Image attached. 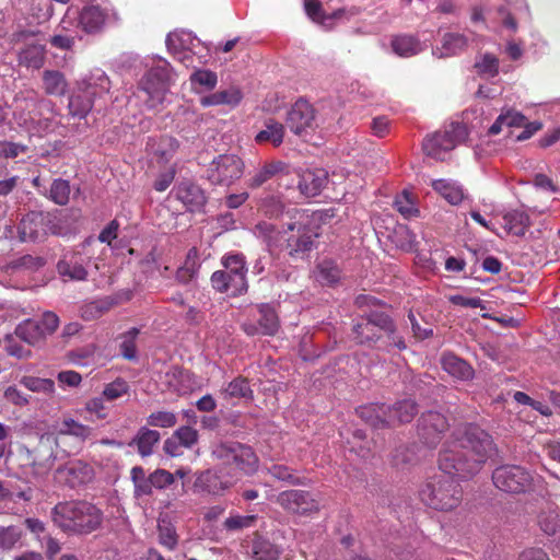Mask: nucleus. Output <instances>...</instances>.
<instances>
[{"label": "nucleus", "instance_id": "nucleus-31", "mask_svg": "<svg viewBox=\"0 0 560 560\" xmlns=\"http://www.w3.org/2000/svg\"><path fill=\"white\" fill-rule=\"evenodd\" d=\"M390 46L396 55L404 58L415 56L422 50L420 40L407 34L393 36Z\"/></svg>", "mask_w": 560, "mask_h": 560}, {"label": "nucleus", "instance_id": "nucleus-43", "mask_svg": "<svg viewBox=\"0 0 560 560\" xmlns=\"http://www.w3.org/2000/svg\"><path fill=\"white\" fill-rule=\"evenodd\" d=\"M44 221L40 213L25 215L19 225V233L22 241H36L39 237L38 225Z\"/></svg>", "mask_w": 560, "mask_h": 560}, {"label": "nucleus", "instance_id": "nucleus-26", "mask_svg": "<svg viewBox=\"0 0 560 560\" xmlns=\"http://www.w3.org/2000/svg\"><path fill=\"white\" fill-rule=\"evenodd\" d=\"M357 415L369 425L381 429L389 427L387 407L384 404H369L357 408Z\"/></svg>", "mask_w": 560, "mask_h": 560}, {"label": "nucleus", "instance_id": "nucleus-19", "mask_svg": "<svg viewBox=\"0 0 560 560\" xmlns=\"http://www.w3.org/2000/svg\"><path fill=\"white\" fill-rule=\"evenodd\" d=\"M175 197L190 211H200L207 202L203 189L197 184L184 180L175 187Z\"/></svg>", "mask_w": 560, "mask_h": 560}, {"label": "nucleus", "instance_id": "nucleus-49", "mask_svg": "<svg viewBox=\"0 0 560 560\" xmlns=\"http://www.w3.org/2000/svg\"><path fill=\"white\" fill-rule=\"evenodd\" d=\"M70 191L69 182L62 178H57L51 183L49 197L55 203L66 206L69 202Z\"/></svg>", "mask_w": 560, "mask_h": 560}, {"label": "nucleus", "instance_id": "nucleus-40", "mask_svg": "<svg viewBox=\"0 0 560 560\" xmlns=\"http://www.w3.org/2000/svg\"><path fill=\"white\" fill-rule=\"evenodd\" d=\"M505 228L515 236H524L530 225L529 217L524 211L513 210L503 215Z\"/></svg>", "mask_w": 560, "mask_h": 560}, {"label": "nucleus", "instance_id": "nucleus-57", "mask_svg": "<svg viewBox=\"0 0 560 560\" xmlns=\"http://www.w3.org/2000/svg\"><path fill=\"white\" fill-rule=\"evenodd\" d=\"M149 481L153 492V489L163 490L170 487L174 483L175 478L168 470L159 468L149 475Z\"/></svg>", "mask_w": 560, "mask_h": 560}, {"label": "nucleus", "instance_id": "nucleus-23", "mask_svg": "<svg viewBox=\"0 0 560 560\" xmlns=\"http://www.w3.org/2000/svg\"><path fill=\"white\" fill-rule=\"evenodd\" d=\"M107 13L104 9L96 4L85 5L79 15V25L86 33H96L102 30Z\"/></svg>", "mask_w": 560, "mask_h": 560}, {"label": "nucleus", "instance_id": "nucleus-5", "mask_svg": "<svg viewBox=\"0 0 560 560\" xmlns=\"http://www.w3.org/2000/svg\"><path fill=\"white\" fill-rule=\"evenodd\" d=\"M212 456L234 480L238 475H254L259 465V458L253 447L236 441L217 444L212 448Z\"/></svg>", "mask_w": 560, "mask_h": 560}, {"label": "nucleus", "instance_id": "nucleus-11", "mask_svg": "<svg viewBox=\"0 0 560 560\" xmlns=\"http://www.w3.org/2000/svg\"><path fill=\"white\" fill-rule=\"evenodd\" d=\"M494 486L510 493H521L528 490L533 482V477L524 467L517 465H503L492 472Z\"/></svg>", "mask_w": 560, "mask_h": 560}, {"label": "nucleus", "instance_id": "nucleus-59", "mask_svg": "<svg viewBox=\"0 0 560 560\" xmlns=\"http://www.w3.org/2000/svg\"><path fill=\"white\" fill-rule=\"evenodd\" d=\"M538 524L545 534L553 535L560 528V518L555 512H542L538 516Z\"/></svg>", "mask_w": 560, "mask_h": 560}, {"label": "nucleus", "instance_id": "nucleus-10", "mask_svg": "<svg viewBox=\"0 0 560 560\" xmlns=\"http://www.w3.org/2000/svg\"><path fill=\"white\" fill-rule=\"evenodd\" d=\"M170 86V72L164 67L150 69L141 79L139 88L147 94L144 104L149 109H156L163 104Z\"/></svg>", "mask_w": 560, "mask_h": 560}, {"label": "nucleus", "instance_id": "nucleus-55", "mask_svg": "<svg viewBox=\"0 0 560 560\" xmlns=\"http://www.w3.org/2000/svg\"><path fill=\"white\" fill-rule=\"evenodd\" d=\"M176 442L186 448L192 447L198 442V431L189 425L178 428L172 435Z\"/></svg>", "mask_w": 560, "mask_h": 560}, {"label": "nucleus", "instance_id": "nucleus-17", "mask_svg": "<svg viewBox=\"0 0 560 560\" xmlns=\"http://www.w3.org/2000/svg\"><path fill=\"white\" fill-rule=\"evenodd\" d=\"M316 113L311 103L300 98L289 109L285 124L295 135H302L315 125Z\"/></svg>", "mask_w": 560, "mask_h": 560}, {"label": "nucleus", "instance_id": "nucleus-8", "mask_svg": "<svg viewBox=\"0 0 560 560\" xmlns=\"http://www.w3.org/2000/svg\"><path fill=\"white\" fill-rule=\"evenodd\" d=\"M243 160L233 153L215 156L207 167V179L215 186H230L244 174Z\"/></svg>", "mask_w": 560, "mask_h": 560}, {"label": "nucleus", "instance_id": "nucleus-36", "mask_svg": "<svg viewBox=\"0 0 560 560\" xmlns=\"http://www.w3.org/2000/svg\"><path fill=\"white\" fill-rule=\"evenodd\" d=\"M242 100V93L238 89L231 88L229 90L218 91L210 95L203 96L200 100V104L203 107L215 106V105H236Z\"/></svg>", "mask_w": 560, "mask_h": 560}, {"label": "nucleus", "instance_id": "nucleus-64", "mask_svg": "<svg viewBox=\"0 0 560 560\" xmlns=\"http://www.w3.org/2000/svg\"><path fill=\"white\" fill-rule=\"evenodd\" d=\"M39 320L47 336L52 335L59 327L60 323L58 315L51 311L45 312Z\"/></svg>", "mask_w": 560, "mask_h": 560}, {"label": "nucleus", "instance_id": "nucleus-63", "mask_svg": "<svg viewBox=\"0 0 560 560\" xmlns=\"http://www.w3.org/2000/svg\"><path fill=\"white\" fill-rule=\"evenodd\" d=\"M104 397H94L86 401L85 409L90 413H94L97 419L103 420L107 417L108 412L104 404Z\"/></svg>", "mask_w": 560, "mask_h": 560}, {"label": "nucleus", "instance_id": "nucleus-33", "mask_svg": "<svg viewBox=\"0 0 560 560\" xmlns=\"http://www.w3.org/2000/svg\"><path fill=\"white\" fill-rule=\"evenodd\" d=\"M258 312L260 317L258 319V325L260 327V332L264 336H273L278 332L280 324L278 315L275 308L267 303H261L258 305Z\"/></svg>", "mask_w": 560, "mask_h": 560}, {"label": "nucleus", "instance_id": "nucleus-28", "mask_svg": "<svg viewBox=\"0 0 560 560\" xmlns=\"http://www.w3.org/2000/svg\"><path fill=\"white\" fill-rule=\"evenodd\" d=\"M43 89L47 95L65 96L68 91V81L65 74L58 70H44L42 74Z\"/></svg>", "mask_w": 560, "mask_h": 560}, {"label": "nucleus", "instance_id": "nucleus-52", "mask_svg": "<svg viewBox=\"0 0 560 560\" xmlns=\"http://www.w3.org/2000/svg\"><path fill=\"white\" fill-rule=\"evenodd\" d=\"M130 386L127 381L121 377H117L115 381L105 385L102 396L108 400H116L124 395L128 394Z\"/></svg>", "mask_w": 560, "mask_h": 560}, {"label": "nucleus", "instance_id": "nucleus-4", "mask_svg": "<svg viewBox=\"0 0 560 560\" xmlns=\"http://www.w3.org/2000/svg\"><path fill=\"white\" fill-rule=\"evenodd\" d=\"M353 339L358 345L374 348L377 341L386 337V348L394 346L399 350L407 348L401 336L396 331L392 317L383 312H373L361 317L352 327Z\"/></svg>", "mask_w": 560, "mask_h": 560}, {"label": "nucleus", "instance_id": "nucleus-24", "mask_svg": "<svg viewBox=\"0 0 560 560\" xmlns=\"http://www.w3.org/2000/svg\"><path fill=\"white\" fill-rule=\"evenodd\" d=\"M255 233L258 237L262 238L270 250H283L287 236L285 228L280 230L275 224L262 221L256 224Z\"/></svg>", "mask_w": 560, "mask_h": 560}, {"label": "nucleus", "instance_id": "nucleus-14", "mask_svg": "<svg viewBox=\"0 0 560 560\" xmlns=\"http://www.w3.org/2000/svg\"><path fill=\"white\" fill-rule=\"evenodd\" d=\"M464 133L460 124H452L450 129L428 135L422 142L423 152L433 159L443 160V155L456 147L457 138Z\"/></svg>", "mask_w": 560, "mask_h": 560}, {"label": "nucleus", "instance_id": "nucleus-39", "mask_svg": "<svg viewBox=\"0 0 560 560\" xmlns=\"http://www.w3.org/2000/svg\"><path fill=\"white\" fill-rule=\"evenodd\" d=\"M284 137V127L281 122L273 119L266 121L265 129L259 131L255 140L257 143L270 142L275 147H279Z\"/></svg>", "mask_w": 560, "mask_h": 560}, {"label": "nucleus", "instance_id": "nucleus-9", "mask_svg": "<svg viewBox=\"0 0 560 560\" xmlns=\"http://www.w3.org/2000/svg\"><path fill=\"white\" fill-rule=\"evenodd\" d=\"M93 243L94 238L90 236L77 248L65 252L57 262L59 276L73 281L86 280L89 276L86 266L90 264L91 257L84 254V249Z\"/></svg>", "mask_w": 560, "mask_h": 560}, {"label": "nucleus", "instance_id": "nucleus-15", "mask_svg": "<svg viewBox=\"0 0 560 560\" xmlns=\"http://www.w3.org/2000/svg\"><path fill=\"white\" fill-rule=\"evenodd\" d=\"M276 502L287 512L312 515L319 511L318 502L305 490H285L277 495Z\"/></svg>", "mask_w": 560, "mask_h": 560}, {"label": "nucleus", "instance_id": "nucleus-44", "mask_svg": "<svg viewBox=\"0 0 560 560\" xmlns=\"http://www.w3.org/2000/svg\"><path fill=\"white\" fill-rule=\"evenodd\" d=\"M139 334L140 329L132 327L118 337L121 340L119 343V350L124 359L128 361H136L138 359L136 340Z\"/></svg>", "mask_w": 560, "mask_h": 560}, {"label": "nucleus", "instance_id": "nucleus-62", "mask_svg": "<svg viewBox=\"0 0 560 560\" xmlns=\"http://www.w3.org/2000/svg\"><path fill=\"white\" fill-rule=\"evenodd\" d=\"M26 145L10 141H0V158L14 159L21 153H25Z\"/></svg>", "mask_w": 560, "mask_h": 560}, {"label": "nucleus", "instance_id": "nucleus-25", "mask_svg": "<svg viewBox=\"0 0 560 560\" xmlns=\"http://www.w3.org/2000/svg\"><path fill=\"white\" fill-rule=\"evenodd\" d=\"M418 413V407L412 399H402L387 407L389 427L410 422Z\"/></svg>", "mask_w": 560, "mask_h": 560}, {"label": "nucleus", "instance_id": "nucleus-30", "mask_svg": "<svg viewBox=\"0 0 560 560\" xmlns=\"http://www.w3.org/2000/svg\"><path fill=\"white\" fill-rule=\"evenodd\" d=\"M284 170L285 164L281 161L266 163L247 180V186L252 189L259 188L275 176L281 175L282 177Z\"/></svg>", "mask_w": 560, "mask_h": 560}, {"label": "nucleus", "instance_id": "nucleus-18", "mask_svg": "<svg viewBox=\"0 0 560 560\" xmlns=\"http://www.w3.org/2000/svg\"><path fill=\"white\" fill-rule=\"evenodd\" d=\"M234 482L235 480L228 476L222 468L220 470L207 469L197 476L194 487L201 492L222 495Z\"/></svg>", "mask_w": 560, "mask_h": 560}, {"label": "nucleus", "instance_id": "nucleus-46", "mask_svg": "<svg viewBox=\"0 0 560 560\" xmlns=\"http://www.w3.org/2000/svg\"><path fill=\"white\" fill-rule=\"evenodd\" d=\"M130 479L133 483V493L136 498L151 495V485L149 476H145V471L141 466H135L130 470Z\"/></svg>", "mask_w": 560, "mask_h": 560}, {"label": "nucleus", "instance_id": "nucleus-50", "mask_svg": "<svg viewBox=\"0 0 560 560\" xmlns=\"http://www.w3.org/2000/svg\"><path fill=\"white\" fill-rule=\"evenodd\" d=\"M475 69L479 75L493 78L499 73V59L492 54H485L475 62Z\"/></svg>", "mask_w": 560, "mask_h": 560}, {"label": "nucleus", "instance_id": "nucleus-48", "mask_svg": "<svg viewBox=\"0 0 560 560\" xmlns=\"http://www.w3.org/2000/svg\"><path fill=\"white\" fill-rule=\"evenodd\" d=\"M268 472L275 478L280 481H284L292 486H303L306 485L305 478H301L296 476L288 466L275 464L269 469Z\"/></svg>", "mask_w": 560, "mask_h": 560}, {"label": "nucleus", "instance_id": "nucleus-37", "mask_svg": "<svg viewBox=\"0 0 560 560\" xmlns=\"http://www.w3.org/2000/svg\"><path fill=\"white\" fill-rule=\"evenodd\" d=\"M432 188L451 205H459L464 199L463 188L453 182L435 179L432 182Z\"/></svg>", "mask_w": 560, "mask_h": 560}, {"label": "nucleus", "instance_id": "nucleus-2", "mask_svg": "<svg viewBox=\"0 0 560 560\" xmlns=\"http://www.w3.org/2000/svg\"><path fill=\"white\" fill-rule=\"evenodd\" d=\"M56 527L67 535H90L98 530L104 521L103 511L86 500L57 503L50 512Z\"/></svg>", "mask_w": 560, "mask_h": 560}, {"label": "nucleus", "instance_id": "nucleus-41", "mask_svg": "<svg viewBox=\"0 0 560 560\" xmlns=\"http://www.w3.org/2000/svg\"><path fill=\"white\" fill-rule=\"evenodd\" d=\"M45 48L39 44H32L19 52V62L27 68L39 69L44 65Z\"/></svg>", "mask_w": 560, "mask_h": 560}, {"label": "nucleus", "instance_id": "nucleus-42", "mask_svg": "<svg viewBox=\"0 0 560 560\" xmlns=\"http://www.w3.org/2000/svg\"><path fill=\"white\" fill-rule=\"evenodd\" d=\"M225 399L229 398H244L253 400L254 393L250 388L249 382L246 377L238 376L231 381L228 386L222 390Z\"/></svg>", "mask_w": 560, "mask_h": 560}, {"label": "nucleus", "instance_id": "nucleus-56", "mask_svg": "<svg viewBox=\"0 0 560 560\" xmlns=\"http://www.w3.org/2000/svg\"><path fill=\"white\" fill-rule=\"evenodd\" d=\"M147 422L151 427L172 428L176 424L177 417L174 412L159 410V411L152 412L148 417Z\"/></svg>", "mask_w": 560, "mask_h": 560}, {"label": "nucleus", "instance_id": "nucleus-61", "mask_svg": "<svg viewBox=\"0 0 560 560\" xmlns=\"http://www.w3.org/2000/svg\"><path fill=\"white\" fill-rule=\"evenodd\" d=\"M395 207L405 218L416 217L419 213V210L415 207L407 192L396 198Z\"/></svg>", "mask_w": 560, "mask_h": 560}, {"label": "nucleus", "instance_id": "nucleus-22", "mask_svg": "<svg viewBox=\"0 0 560 560\" xmlns=\"http://www.w3.org/2000/svg\"><path fill=\"white\" fill-rule=\"evenodd\" d=\"M300 192L310 198L319 195L327 183V175L323 170L306 171L303 174L294 173Z\"/></svg>", "mask_w": 560, "mask_h": 560}, {"label": "nucleus", "instance_id": "nucleus-60", "mask_svg": "<svg viewBox=\"0 0 560 560\" xmlns=\"http://www.w3.org/2000/svg\"><path fill=\"white\" fill-rule=\"evenodd\" d=\"M190 82L211 90L217 85L218 77L217 73L211 70H196L190 75Z\"/></svg>", "mask_w": 560, "mask_h": 560}, {"label": "nucleus", "instance_id": "nucleus-20", "mask_svg": "<svg viewBox=\"0 0 560 560\" xmlns=\"http://www.w3.org/2000/svg\"><path fill=\"white\" fill-rule=\"evenodd\" d=\"M440 362L442 369L458 381L468 382L475 377L474 368L453 352L442 353Z\"/></svg>", "mask_w": 560, "mask_h": 560}, {"label": "nucleus", "instance_id": "nucleus-35", "mask_svg": "<svg viewBox=\"0 0 560 560\" xmlns=\"http://www.w3.org/2000/svg\"><path fill=\"white\" fill-rule=\"evenodd\" d=\"M340 273L341 271L335 261L325 259L316 266L314 278L322 285H334L340 280Z\"/></svg>", "mask_w": 560, "mask_h": 560}, {"label": "nucleus", "instance_id": "nucleus-16", "mask_svg": "<svg viewBox=\"0 0 560 560\" xmlns=\"http://www.w3.org/2000/svg\"><path fill=\"white\" fill-rule=\"evenodd\" d=\"M448 427V421L442 413L428 411L422 413L418 420V435L425 445L435 447Z\"/></svg>", "mask_w": 560, "mask_h": 560}, {"label": "nucleus", "instance_id": "nucleus-45", "mask_svg": "<svg viewBox=\"0 0 560 560\" xmlns=\"http://www.w3.org/2000/svg\"><path fill=\"white\" fill-rule=\"evenodd\" d=\"M280 551L276 545L267 539L257 537L253 542L254 560H278Z\"/></svg>", "mask_w": 560, "mask_h": 560}, {"label": "nucleus", "instance_id": "nucleus-47", "mask_svg": "<svg viewBox=\"0 0 560 560\" xmlns=\"http://www.w3.org/2000/svg\"><path fill=\"white\" fill-rule=\"evenodd\" d=\"M393 242L396 247L405 252H413L417 246L416 235L406 225H398L394 230Z\"/></svg>", "mask_w": 560, "mask_h": 560}, {"label": "nucleus", "instance_id": "nucleus-21", "mask_svg": "<svg viewBox=\"0 0 560 560\" xmlns=\"http://www.w3.org/2000/svg\"><path fill=\"white\" fill-rule=\"evenodd\" d=\"M92 433L93 429L91 427L78 422L72 418H67L62 421L61 427L57 433L52 434V438L62 450L69 436L75 438L77 441L82 444L84 441L91 438Z\"/></svg>", "mask_w": 560, "mask_h": 560}, {"label": "nucleus", "instance_id": "nucleus-51", "mask_svg": "<svg viewBox=\"0 0 560 560\" xmlns=\"http://www.w3.org/2000/svg\"><path fill=\"white\" fill-rule=\"evenodd\" d=\"M21 384L32 392L44 393L46 395L55 393V382L50 378L24 376Z\"/></svg>", "mask_w": 560, "mask_h": 560}, {"label": "nucleus", "instance_id": "nucleus-58", "mask_svg": "<svg viewBox=\"0 0 560 560\" xmlns=\"http://www.w3.org/2000/svg\"><path fill=\"white\" fill-rule=\"evenodd\" d=\"M22 538V530L14 525L0 527V548L12 549Z\"/></svg>", "mask_w": 560, "mask_h": 560}, {"label": "nucleus", "instance_id": "nucleus-38", "mask_svg": "<svg viewBox=\"0 0 560 560\" xmlns=\"http://www.w3.org/2000/svg\"><path fill=\"white\" fill-rule=\"evenodd\" d=\"M418 462V457L415 451V446L401 445L396 447L392 455L389 463L390 465L399 470L409 469L411 466L416 465Z\"/></svg>", "mask_w": 560, "mask_h": 560}, {"label": "nucleus", "instance_id": "nucleus-3", "mask_svg": "<svg viewBox=\"0 0 560 560\" xmlns=\"http://www.w3.org/2000/svg\"><path fill=\"white\" fill-rule=\"evenodd\" d=\"M69 455L70 452L59 447L52 434H43L33 447L18 446L16 465L25 477L43 478L54 469L57 460Z\"/></svg>", "mask_w": 560, "mask_h": 560}, {"label": "nucleus", "instance_id": "nucleus-27", "mask_svg": "<svg viewBox=\"0 0 560 560\" xmlns=\"http://www.w3.org/2000/svg\"><path fill=\"white\" fill-rule=\"evenodd\" d=\"M15 335L31 346L38 345L47 337L39 318H30L19 324Z\"/></svg>", "mask_w": 560, "mask_h": 560}, {"label": "nucleus", "instance_id": "nucleus-1", "mask_svg": "<svg viewBox=\"0 0 560 560\" xmlns=\"http://www.w3.org/2000/svg\"><path fill=\"white\" fill-rule=\"evenodd\" d=\"M497 453L492 436L476 424L455 429L439 456L440 475L430 477L419 489L420 501L436 511H452L463 501L457 480L476 475Z\"/></svg>", "mask_w": 560, "mask_h": 560}, {"label": "nucleus", "instance_id": "nucleus-13", "mask_svg": "<svg viewBox=\"0 0 560 560\" xmlns=\"http://www.w3.org/2000/svg\"><path fill=\"white\" fill-rule=\"evenodd\" d=\"M95 476L94 468L82 459L68 460L55 469L54 478L59 485L77 489L90 483Z\"/></svg>", "mask_w": 560, "mask_h": 560}, {"label": "nucleus", "instance_id": "nucleus-54", "mask_svg": "<svg viewBox=\"0 0 560 560\" xmlns=\"http://www.w3.org/2000/svg\"><path fill=\"white\" fill-rule=\"evenodd\" d=\"M257 522V515H231L228 517L223 526L226 530L235 532L244 528L253 527Z\"/></svg>", "mask_w": 560, "mask_h": 560}, {"label": "nucleus", "instance_id": "nucleus-6", "mask_svg": "<svg viewBox=\"0 0 560 560\" xmlns=\"http://www.w3.org/2000/svg\"><path fill=\"white\" fill-rule=\"evenodd\" d=\"M224 270H217L211 276L212 288L220 293L238 296L247 292V268L243 254H229L222 258Z\"/></svg>", "mask_w": 560, "mask_h": 560}, {"label": "nucleus", "instance_id": "nucleus-7", "mask_svg": "<svg viewBox=\"0 0 560 560\" xmlns=\"http://www.w3.org/2000/svg\"><path fill=\"white\" fill-rule=\"evenodd\" d=\"M285 232L283 250L293 258H303L315 247L319 225L307 214L302 213L295 221L285 225Z\"/></svg>", "mask_w": 560, "mask_h": 560}, {"label": "nucleus", "instance_id": "nucleus-32", "mask_svg": "<svg viewBox=\"0 0 560 560\" xmlns=\"http://www.w3.org/2000/svg\"><path fill=\"white\" fill-rule=\"evenodd\" d=\"M468 46V39L459 33H446L442 38L440 58L452 57L462 54Z\"/></svg>", "mask_w": 560, "mask_h": 560}, {"label": "nucleus", "instance_id": "nucleus-29", "mask_svg": "<svg viewBox=\"0 0 560 560\" xmlns=\"http://www.w3.org/2000/svg\"><path fill=\"white\" fill-rule=\"evenodd\" d=\"M161 435L158 431L142 427L136 436L129 443V446L136 445L138 453L142 457L150 456L154 446L160 442Z\"/></svg>", "mask_w": 560, "mask_h": 560}, {"label": "nucleus", "instance_id": "nucleus-12", "mask_svg": "<svg viewBox=\"0 0 560 560\" xmlns=\"http://www.w3.org/2000/svg\"><path fill=\"white\" fill-rule=\"evenodd\" d=\"M108 90L107 79H101L98 85L89 82L79 83L78 90L69 98V114L80 119L85 118L94 105L95 97L107 93Z\"/></svg>", "mask_w": 560, "mask_h": 560}, {"label": "nucleus", "instance_id": "nucleus-53", "mask_svg": "<svg viewBox=\"0 0 560 560\" xmlns=\"http://www.w3.org/2000/svg\"><path fill=\"white\" fill-rule=\"evenodd\" d=\"M159 542L168 550H174L178 544V536L171 523H160L158 526Z\"/></svg>", "mask_w": 560, "mask_h": 560}, {"label": "nucleus", "instance_id": "nucleus-34", "mask_svg": "<svg viewBox=\"0 0 560 560\" xmlns=\"http://www.w3.org/2000/svg\"><path fill=\"white\" fill-rule=\"evenodd\" d=\"M198 269V250L192 247L187 252L184 264L176 270V281L180 284L189 283L195 278Z\"/></svg>", "mask_w": 560, "mask_h": 560}]
</instances>
